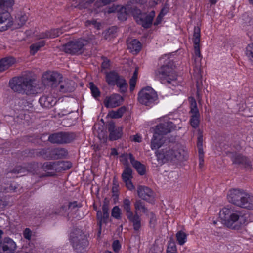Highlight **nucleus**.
I'll use <instances>...</instances> for the list:
<instances>
[{"label":"nucleus","instance_id":"nucleus-1","mask_svg":"<svg viewBox=\"0 0 253 253\" xmlns=\"http://www.w3.org/2000/svg\"><path fill=\"white\" fill-rule=\"evenodd\" d=\"M158 164L161 165L166 161H182L187 156L186 152L178 144L170 142L163 146V148L155 152Z\"/></svg>","mask_w":253,"mask_h":253},{"label":"nucleus","instance_id":"nucleus-2","mask_svg":"<svg viewBox=\"0 0 253 253\" xmlns=\"http://www.w3.org/2000/svg\"><path fill=\"white\" fill-rule=\"evenodd\" d=\"M200 29L195 27L193 34V43L194 44V53L193 58L195 63L194 77L196 79L197 96L198 99L201 97V92L203 87L202 76L200 74L201 61L202 55L200 50Z\"/></svg>","mask_w":253,"mask_h":253},{"label":"nucleus","instance_id":"nucleus-3","mask_svg":"<svg viewBox=\"0 0 253 253\" xmlns=\"http://www.w3.org/2000/svg\"><path fill=\"white\" fill-rule=\"evenodd\" d=\"M219 218L224 224L234 229H239L240 227L248 222L249 215L247 213L234 211L225 207L219 212Z\"/></svg>","mask_w":253,"mask_h":253},{"label":"nucleus","instance_id":"nucleus-4","mask_svg":"<svg viewBox=\"0 0 253 253\" xmlns=\"http://www.w3.org/2000/svg\"><path fill=\"white\" fill-rule=\"evenodd\" d=\"M36 85L35 80L25 76L14 77L9 81L11 89L19 93L34 94Z\"/></svg>","mask_w":253,"mask_h":253},{"label":"nucleus","instance_id":"nucleus-5","mask_svg":"<svg viewBox=\"0 0 253 253\" xmlns=\"http://www.w3.org/2000/svg\"><path fill=\"white\" fill-rule=\"evenodd\" d=\"M130 205L131 202L128 199H124L122 207L126 212V216L128 221L132 224L133 229L138 231L141 227V219L136 211H135V213L132 212Z\"/></svg>","mask_w":253,"mask_h":253},{"label":"nucleus","instance_id":"nucleus-6","mask_svg":"<svg viewBox=\"0 0 253 253\" xmlns=\"http://www.w3.org/2000/svg\"><path fill=\"white\" fill-rule=\"evenodd\" d=\"M158 99L157 92L150 86L143 88L138 94V101L145 106H152L156 103Z\"/></svg>","mask_w":253,"mask_h":253},{"label":"nucleus","instance_id":"nucleus-7","mask_svg":"<svg viewBox=\"0 0 253 253\" xmlns=\"http://www.w3.org/2000/svg\"><path fill=\"white\" fill-rule=\"evenodd\" d=\"M70 240L73 248L77 252H84L87 245V240L81 230L74 229L70 234Z\"/></svg>","mask_w":253,"mask_h":253},{"label":"nucleus","instance_id":"nucleus-8","mask_svg":"<svg viewBox=\"0 0 253 253\" xmlns=\"http://www.w3.org/2000/svg\"><path fill=\"white\" fill-rule=\"evenodd\" d=\"M174 65L172 61H169L158 70L156 75L162 83L166 80L170 83V80L176 79V75L174 70Z\"/></svg>","mask_w":253,"mask_h":253},{"label":"nucleus","instance_id":"nucleus-9","mask_svg":"<svg viewBox=\"0 0 253 253\" xmlns=\"http://www.w3.org/2000/svg\"><path fill=\"white\" fill-rule=\"evenodd\" d=\"M76 138L75 133L60 132L50 135L48 140L52 144H64L72 142Z\"/></svg>","mask_w":253,"mask_h":253},{"label":"nucleus","instance_id":"nucleus-10","mask_svg":"<svg viewBox=\"0 0 253 253\" xmlns=\"http://www.w3.org/2000/svg\"><path fill=\"white\" fill-rule=\"evenodd\" d=\"M106 80L110 85H116L120 89L121 92H125L127 88V84L123 77L119 76L115 71L107 73Z\"/></svg>","mask_w":253,"mask_h":253},{"label":"nucleus","instance_id":"nucleus-11","mask_svg":"<svg viewBox=\"0 0 253 253\" xmlns=\"http://www.w3.org/2000/svg\"><path fill=\"white\" fill-rule=\"evenodd\" d=\"M88 41L80 39L75 41H71L63 46V50L67 53L75 54L82 53L84 47L86 45Z\"/></svg>","mask_w":253,"mask_h":253},{"label":"nucleus","instance_id":"nucleus-12","mask_svg":"<svg viewBox=\"0 0 253 253\" xmlns=\"http://www.w3.org/2000/svg\"><path fill=\"white\" fill-rule=\"evenodd\" d=\"M62 78L61 74L57 72H47L44 73L42 77V83L44 85L55 87Z\"/></svg>","mask_w":253,"mask_h":253},{"label":"nucleus","instance_id":"nucleus-13","mask_svg":"<svg viewBox=\"0 0 253 253\" xmlns=\"http://www.w3.org/2000/svg\"><path fill=\"white\" fill-rule=\"evenodd\" d=\"M246 192L239 189H233L229 191L227 197L228 201L234 205L239 206L243 205L242 202L243 198H245Z\"/></svg>","mask_w":253,"mask_h":253},{"label":"nucleus","instance_id":"nucleus-14","mask_svg":"<svg viewBox=\"0 0 253 253\" xmlns=\"http://www.w3.org/2000/svg\"><path fill=\"white\" fill-rule=\"evenodd\" d=\"M13 24V21L9 10L0 8V31L7 30Z\"/></svg>","mask_w":253,"mask_h":253},{"label":"nucleus","instance_id":"nucleus-15","mask_svg":"<svg viewBox=\"0 0 253 253\" xmlns=\"http://www.w3.org/2000/svg\"><path fill=\"white\" fill-rule=\"evenodd\" d=\"M139 15L136 18L138 24L142 25L145 28H149L152 24L155 13L154 11H151L149 14L140 13L139 11Z\"/></svg>","mask_w":253,"mask_h":253},{"label":"nucleus","instance_id":"nucleus-16","mask_svg":"<svg viewBox=\"0 0 253 253\" xmlns=\"http://www.w3.org/2000/svg\"><path fill=\"white\" fill-rule=\"evenodd\" d=\"M16 249V243L9 237L4 238L0 242V253H13Z\"/></svg>","mask_w":253,"mask_h":253},{"label":"nucleus","instance_id":"nucleus-17","mask_svg":"<svg viewBox=\"0 0 253 253\" xmlns=\"http://www.w3.org/2000/svg\"><path fill=\"white\" fill-rule=\"evenodd\" d=\"M175 125L170 121L160 123L156 126L155 133L160 136H163L170 132L175 129Z\"/></svg>","mask_w":253,"mask_h":253},{"label":"nucleus","instance_id":"nucleus-18","mask_svg":"<svg viewBox=\"0 0 253 253\" xmlns=\"http://www.w3.org/2000/svg\"><path fill=\"white\" fill-rule=\"evenodd\" d=\"M230 158L234 164H237L242 167L251 168V162L247 157L241 154L232 153Z\"/></svg>","mask_w":253,"mask_h":253},{"label":"nucleus","instance_id":"nucleus-19","mask_svg":"<svg viewBox=\"0 0 253 253\" xmlns=\"http://www.w3.org/2000/svg\"><path fill=\"white\" fill-rule=\"evenodd\" d=\"M123 101L122 97L118 94H113L106 96L103 103L106 108H114L120 105Z\"/></svg>","mask_w":253,"mask_h":253},{"label":"nucleus","instance_id":"nucleus-20","mask_svg":"<svg viewBox=\"0 0 253 253\" xmlns=\"http://www.w3.org/2000/svg\"><path fill=\"white\" fill-rule=\"evenodd\" d=\"M137 191L138 196L143 200L149 202L153 201L154 194L153 191L149 187L140 185L137 187Z\"/></svg>","mask_w":253,"mask_h":253},{"label":"nucleus","instance_id":"nucleus-21","mask_svg":"<svg viewBox=\"0 0 253 253\" xmlns=\"http://www.w3.org/2000/svg\"><path fill=\"white\" fill-rule=\"evenodd\" d=\"M108 129L109 132V140L111 141L116 140L122 137V127L116 126L114 122H110L109 123Z\"/></svg>","mask_w":253,"mask_h":253},{"label":"nucleus","instance_id":"nucleus-22","mask_svg":"<svg viewBox=\"0 0 253 253\" xmlns=\"http://www.w3.org/2000/svg\"><path fill=\"white\" fill-rule=\"evenodd\" d=\"M132 177V169L128 166L126 167L122 174V178L126 187L129 190L134 189V186L131 181Z\"/></svg>","mask_w":253,"mask_h":253},{"label":"nucleus","instance_id":"nucleus-23","mask_svg":"<svg viewBox=\"0 0 253 253\" xmlns=\"http://www.w3.org/2000/svg\"><path fill=\"white\" fill-rule=\"evenodd\" d=\"M169 142L164 136L154 133L151 140V148L152 150H157L161 147L163 148V146L167 144Z\"/></svg>","mask_w":253,"mask_h":253},{"label":"nucleus","instance_id":"nucleus-24","mask_svg":"<svg viewBox=\"0 0 253 253\" xmlns=\"http://www.w3.org/2000/svg\"><path fill=\"white\" fill-rule=\"evenodd\" d=\"M59 84V90L62 93L71 92L74 90L75 84L73 81L66 80L58 82Z\"/></svg>","mask_w":253,"mask_h":253},{"label":"nucleus","instance_id":"nucleus-25","mask_svg":"<svg viewBox=\"0 0 253 253\" xmlns=\"http://www.w3.org/2000/svg\"><path fill=\"white\" fill-rule=\"evenodd\" d=\"M39 103L44 108H49L56 103V99L51 95H43L39 99Z\"/></svg>","mask_w":253,"mask_h":253},{"label":"nucleus","instance_id":"nucleus-26","mask_svg":"<svg viewBox=\"0 0 253 253\" xmlns=\"http://www.w3.org/2000/svg\"><path fill=\"white\" fill-rule=\"evenodd\" d=\"M68 155L67 150L64 148L56 147L52 148V160L64 159Z\"/></svg>","mask_w":253,"mask_h":253},{"label":"nucleus","instance_id":"nucleus-27","mask_svg":"<svg viewBox=\"0 0 253 253\" xmlns=\"http://www.w3.org/2000/svg\"><path fill=\"white\" fill-rule=\"evenodd\" d=\"M129 159L131 164L136 169L138 173L141 175H144L146 172V168L145 166L140 162L135 160L133 155L131 153L129 154Z\"/></svg>","mask_w":253,"mask_h":253},{"label":"nucleus","instance_id":"nucleus-28","mask_svg":"<svg viewBox=\"0 0 253 253\" xmlns=\"http://www.w3.org/2000/svg\"><path fill=\"white\" fill-rule=\"evenodd\" d=\"M127 46L128 49L133 54L138 53L141 49V44L140 42L136 39H133L130 41H128Z\"/></svg>","mask_w":253,"mask_h":253},{"label":"nucleus","instance_id":"nucleus-29","mask_svg":"<svg viewBox=\"0 0 253 253\" xmlns=\"http://www.w3.org/2000/svg\"><path fill=\"white\" fill-rule=\"evenodd\" d=\"M15 63L14 58L10 57L3 58L0 60V72H3L8 69Z\"/></svg>","mask_w":253,"mask_h":253},{"label":"nucleus","instance_id":"nucleus-30","mask_svg":"<svg viewBox=\"0 0 253 253\" xmlns=\"http://www.w3.org/2000/svg\"><path fill=\"white\" fill-rule=\"evenodd\" d=\"M242 200V202L243 205H239V207L246 208L248 209H253V196L251 195L246 193V195Z\"/></svg>","mask_w":253,"mask_h":253},{"label":"nucleus","instance_id":"nucleus-31","mask_svg":"<svg viewBox=\"0 0 253 253\" xmlns=\"http://www.w3.org/2000/svg\"><path fill=\"white\" fill-rule=\"evenodd\" d=\"M36 154L46 160H52V148H46L38 150Z\"/></svg>","mask_w":253,"mask_h":253},{"label":"nucleus","instance_id":"nucleus-32","mask_svg":"<svg viewBox=\"0 0 253 253\" xmlns=\"http://www.w3.org/2000/svg\"><path fill=\"white\" fill-rule=\"evenodd\" d=\"M56 171L65 170L70 169L71 167V164L68 161H58L56 162Z\"/></svg>","mask_w":253,"mask_h":253},{"label":"nucleus","instance_id":"nucleus-33","mask_svg":"<svg viewBox=\"0 0 253 253\" xmlns=\"http://www.w3.org/2000/svg\"><path fill=\"white\" fill-rule=\"evenodd\" d=\"M126 111V108L125 106H122L116 111H111L109 115L112 118H120Z\"/></svg>","mask_w":253,"mask_h":253},{"label":"nucleus","instance_id":"nucleus-34","mask_svg":"<svg viewBox=\"0 0 253 253\" xmlns=\"http://www.w3.org/2000/svg\"><path fill=\"white\" fill-rule=\"evenodd\" d=\"M134 207L136 212L139 211H142L144 213H147L148 212V210L145 206L144 203L140 200H137L135 202Z\"/></svg>","mask_w":253,"mask_h":253},{"label":"nucleus","instance_id":"nucleus-35","mask_svg":"<svg viewBox=\"0 0 253 253\" xmlns=\"http://www.w3.org/2000/svg\"><path fill=\"white\" fill-rule=\"evenodd\" d=\"M43 170H54L56 171V162H46L44 163L42 166Z\"/></svg>","mask_w":253,"mask_h":253},{"label":"nucleus","instance_id":"nucleus-36","mask_svg":"<svg viewBox=\"0 0 253 253\" xmlns=\"http://www.w3.org/2000/svg\"><path fill=\"white\" fill-rule=\"evenodd\" d=\"M45 44V41L42 40L32 44L30 46L31 53L33 55L35 54L40 48L44 46Z\"/></svg>","mask_w":253,"mask_h":253},{"label":"nucleus","instance_id":"nucleus-37","mask_svg":"<svg viewBox=\"0 0 253 253\" xmlns=\"http://www.w3.org/2000/svg\"><path fill=\"white\" fill-rule=\"evenodd\" d=\"M68 206L66 204H65L59 208H57L54 210V213L56 214L62 215L64 216H68L69 212L68 211Z\"/></svg>","mask_w":253,"mask_h":253},{"label":"nucleus","instance_id":"nucleus-38","mask_svg":"<svg viewBox=\"0 0 253 253\" xmlns=\"http://www.w3.org/2000/svg\"><path fill=\"white\" fill-rule=\"evenodd\" d=\"M18 105L22 110H28L33 108V104L32 102L24 99L20 100L18 102Z\"/></svg>","mask_w":253,"mask_h":253},{"label":"nucleus","instance_id":"nucleus-39","mask_svg":"<svg viewBox=\"0 0 253 253\" xmlns=\"http://www.w3.org/2000/svg\"><path fill=\"white\" fill-rule=\"evenodd\" d=\"M14 4L13 0H0V8L10 10Z\"/></svg>","mask_w":253,"mask_h":253},{"label":"nucleus","instance_id":"nucleus-40","mask_svg":"<svg viewBox=\"0 0 253 253\" xmlns=\"http://www.w3.org/2000/svg\"><path fill=\"white\" fill-rule=\"evenodd\" d=\"M178 244L183 245L187 240V235L182 231H178L176 235Z\"/></svg>","mask_w":253,"mask_h":253},{"label":"nucleus","instance_id":"nucleus-41","mask_svg":"<svg viewBox=\"0 0 253 253\" xmlns=\"http://www.w3.org/2000/svg\"><path fill=\"white\" fill-rule=\"evenodd\" d=\"M89 85L92 96L95 98H97V97H99L100 95V92L98 87L95 85L92 82H90L89 84Z\"/></svg>","mask_w":253,"mask_h":253},{"label":"nucleus","instance_id":"nucleus-42","mask_svg":"<svg viewBox=\"0 0 253 253\" xmlns=\"http://www.w3.org/2000/svg\"><path fill=\"white\" fill-rule=\"evenodd\" d=\"M28 172L27 169L23 167L18 166L16 167L12 171L11 173L14 174H19L20 176H23Z\"/></svg>","mask_w":253,"mask_h":253},{"label":"nucleus","instance_id":"nucleus-43","mask_svg":"<svg viewBox=\"0 0 253 253\" xmlns=\"http://www.w3.org/2000/svg\"><path fill=\"white\" fill-rule=\"evenodd\" d=\"M191 113L192 116H199V110L197 106V103L195 99L192 98L191 102Z\"/></svg>","mask_w":253,"mask_h":253},{"label":"nucleus","instance_id":"nucleus-44","mask_svg":"<svg viewBox=\"0 0 253 253\" xmlns=\"http://www.w3.org/2000/svg\"><path fill=\"white\" fill-rule=\"evenodd\" d=\"M246 54L249 59L253 62V43L248 44L246 47Z\"/></svg>","mask_w":253,"mask_h":253},{"label":"nucleus","instance_id":"nucleus-45","mask_svg":"<svg viewBox=\"0 0 253 253\" xmlns=\"http://www.w3.org/2000/svg\"><path fill=\"white\" fill-rule=\"evenodd\" d=\"M48 32H49V38H54L63 33V31L62 28H57L52 29L50 31H48Z\"/></svg>","mask_w":253,"mask_h":253},{"label":"nucleus","instance_id":"nucleus-46","mask_svg":"<svg viewBox=\"0 0 253 253\" xmlns=\"http://www.w3.org/2000/svg\"><path fill=\"white\" fill-rule=\"evenodd\" d=\"M18 24L20 26H23L28 19V16L25 14H20L16 17Z\"/></svg>","mask_w":253,"mask_h":253},{"label":"nucleus","instance_id":"nucleus-47","mask_svg":"<svg viewBox=\"0 0 253 253\" xmlns=\"http://www.w3.org/2000/svg\"><path fill=\"white\" fill-rule=\"evenodd\" d=\"M112 216L117 219L121 218V210L118 206H115L112 210L111 213Z\"/></svg>","mask_w":253,"mask_h":253},{"label":"nucleus","instance_id":"nucleus-48","mask_svg":"<svg viewBox=\"0 0 253 253\" xmlns=\"http://www.w3.org/2000/svg\"><path fill=\"white\" fill-rule=\"evenodd\" d=\"M102 212L101 211H98L97 212V218L98 220V225L99 226V231H98V236L101 234V225L103 223V215Z\"/></svg>","mask_w":253,"mask_h":253},{"label":"nucleus","instance_id":"nucleus-49","mask_svg":"<svg viewBox=\"0 0 253 253\" xmlns=\"http://www.w3.org/2000/svg\"><path fill=\"white\" fill-rule=\"evenodd\" d=\"M68 206V210L72 211H76L78 208H80L81 207V204H78L76 201H74L73 202H70L68 204H66Z\"/></svg>","mask_w":253,"mask_h":253},{"label":"nucleus","instance_id":"nucleus-50","mask_svg":"<svg viewBox=\"0 0 253 253\" xmlns=\"http://www.w3.org/2000/svg\"><path fill=\"white\" fill-rule=\"evenodd\" d=\"M190 124L194 128L198 127L199 124V116H191Z\"/></svg>","mask_w":253,"mask_h":253},{"label":"nucleus","instance_id":"nucleus-51","mask_svg":"<svg viewBox=\"0 0 253 253\" xmlns=\"http://www.w3.org/2000/svg\"><path fill=\"white\" fill-rule=\"evenodd\" d=\"M177 249L174 243L170 242L168 245L167 253H176Z\"/></svg>","mask_w":253,"mask_h":253},{"label":"nucleus","instance_id":"nucleus-52","mask_svg":"<svg viewBox=\"0 0 253 253\" xmlns=\"http://www.w3.org/2000/svg\"><path fill=\"white\" fill-rule=\"evenodd\" d=\"M108 4L109 3L107 0H97L94 5L96 8H99Z\"/></svg>","mask_w":253,"mask_h":253},{"label":"nucleus","instance_id":"nucleus-53","mask_svg":"<svg viewBox=\"0 0 253 253\" xmlns=\"http://www.w3.org/2000/svg\"><path fill=\"white\" fill-rule=\"evenodd\" d=\"M112 248L114 252H118L121 248V245L118 240H115L112 244Z\"/></svg>","mask_w":253,"mask_h":253},{"label":"nucleus","instance_id":"nucleus-54","mask_svg":"<svg viewBox=\"0 0 253 253\" xmlns=\"http://www.w3.org/2000/svg\"><path fill=\"white\" fill-rule=\"evenodd\" d=\"M24 237L29 240L31 237V231L29 228H26L23 232Z\"/></svg>","mask_w":253,"mask_h":253},{"label":"nucleus","instance_id":"nucleus-55","mask_svg":"<svg viewBox=\"0 0 253 253\" xmlns=\"http://www.w3.org/2000/svg\"><path fill=\"white\" fill-rule=\"evenodd\" d=\"M38 37L39 39H48L49 38V32L46 31L39 34Z\"/></svg>","mask_w":253,"mask_h":253},{"label":"nucleus","instance_id":"nucleus-56","mask_svg":"<svg viewBox=\"0 0 253 253\" xmlns=\"http://www.w3.org/2000/svg\"><path fill=\"white\" fill-rule=\"evenodd\" d=\"M136 80L137 79H134V78H131L129 81L130 90L131 91L134 89L136 85Z\"/></svg>","mask_w":253,"mask_h":253},{"label":"nucleus","instance_id":"nucleus-57","mask_svg":"<svg viewBox=\"0 0 253 253\" xmlns=\"http://www.w3.org/2000/svg\"><path fill=\"white\" fill-rule=\"evenodd\" d=\"M165 15V13H163L162 12H160L159 15L157 16L156 21L154 22L155 25H158L162 21V18Z\"/></svg>","mask_w":253,"mask_h":253},{"label":"nucleus","instance_id":"nucleus-58","mask_svg":"<svg viewBox=\"0 0 253 253\" xmlns=\"http://www.w3.org/2000/svg\"><path fill=\"white\" fill-rule=\"evenodd\" d=\"M109 204L108 202L104 201L102 206V211L103 212H108Z\"/></svg>","mask_w":253,"mask_h":253},{"label":"nucleus","instance_id":"nucleus-59","mask_svg":"<svg viewBox=\"0 0 253 253\" xmlns=\"http://www.w3.org/2000/svg\"><path fill=\"white\" fill-rule=\"evenodd\" d=\"M203 136L199 134L198 137V140H197V146H200L201 147V146H203Z\"/></svg>","mask_w":253,"mask_h":253},{"label":"nucleus","instance_id":"nucleus-60","mask_svg":"<svg viewBox=\"0 0 253 253\" xmlns=\"http://www.w3.org/2000/svg\"><path fill=\"white\" fill-rule=\"evenodd\" d=\"M17 188V187L16 186V184H10L8 187H7L6 190L7 192L9 191H13L14 192L15 191V189Z\"/></svg>","mask_w":253,"mask_h":253},{"label":"nucleus","instance_id":"nucleus-61","mask_svg":"<svg viewBox=\"0 0 253 253\" xmlns=\"http://www.w3.org/2000/svg\"><path fill=\"white\" fill-rule=\"evenodd\" d=\"M198 148L199 152V157H204V152L203 149V146L200 147V146H197Z\"/></svg>","mask_w":253,"mask_h":253},{"label":"nucleus","instance_id":"nucleus-62","mask_svg":"<svg viewBox=\"0 0 253 253\" xmlns=\"http://www.w3.org/2000/svg\"><path fill=\"white\" fill-rule=\"evenodd\" d=\"M132 140L135 142H140L141 141V138L139 135H138V134H136L133 136Z\"/></svg>","mask_w":253,"mask_h":253},{"label":"nucleus","instance_id":"nucleus-63","mask_svg":"<svg viewBox=\"0 0 253 253\" xmlns=\"http://www.w3.org/2000/svg\"><path fill=\"white\" fill-rule=\"evenodd\" d=\"M102 214L103 223H105L106 222L107 219L109 217V213L102 212Z\"/></svg>","mask_w":253,"mask_h":253},{"label":"nucleus","instance_id":"nucleus-64","mask_svg":"<svg viewBox=\"0 0 253 253\" xmlns=\"http://www.w3.org/2000/svg\"><path fill=\"white\" fill-rule=\"evenodd\" d=\"M150 216H150V224H154L155 222H156V217H155L154 214L152 212H151Z\"/></svg>","mask_w":253,"mask_h":253}]
</instances>
